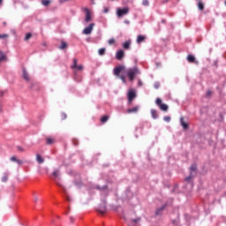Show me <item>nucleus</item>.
<instances>
[{"label":"nucleus","instance_id":"f257e3e1","mask_svg":"<svg viewBox=\"0 0 226 226\" xmlns=\"http://www.w3.org/2000/svg\"><path fill=\"white\" fill-rule=\"evenodd\" d=\"M127 77L129 78V80L133 81V79H135V75H140V71H139V68L132 67L127 69Z\"/></svg>","mask_w":226,"mask_h":226},{"label":"nucleus","instance_id":"f03ea898","mask_svg":"<svg viewBox=\"0 0 226 226\" xmlns=\"http://www.w3.org/2000/svg\"><path fill=\"white\" fill-rule=\"evenodd\" d=\"M195 176H197V164H192L190 167V175L187 177H185V181L187 183H190V181H192V179H193Z\"/></svg>","mask_w":226,"mask_h":226},{"label":"nucleus","instance_id":"7ed1b4c3","mask_svg":"<svg viewBox=\"0 0 226 226\" xmlns=\"http://www.w3.org/2000/svg\"><path fill=\"white\" fill-rule=\"evenodd\" d=\"M130 13V8L124 7L123 9L118 8L117 9V16L121 19V17H124V15H128Z\"/></svg>","mask_w":226,"mask_h":226},{"label":"nucleus","instance_id":"20e7f679","mask_svg":"<svg viewBox=\"0 0 226 226\" xmlns=\"http://www.w3.org/2000/svg\"><path fill=\"white\" fill-rule=\"evenodd\" d=\"M156 106L159 107L163 112H167L169 110V106L165 103H162V100L157 98L155 100Z\"/></svg>","mask_w":226,"mask_h":226},{"label":"nucleus","instance_id":"39448f33","mask_svg":"<svg viewBox=\"0 0 226 226\" xmlns=\"http://www.w3.org/2000/svg\"><path fill=\"white\" fill-rule=\"evenodd\" d=\"M94 27V23L90 24L88 26L84 28L83 34H91V33H93Z\"/></svg>","mask_w":226,"mask_h":226},{"label":"nucleus","instance_id":"423d86ee","mask_svg":"<svg viewBox=\"0 0 226 226\" xmlns=\"http://www.w3.org/2000/svg\"><path fill=\"white\" fill-rule=\"evenodd\" d=\"M125 69L124 65H118L117 67L114 68V75L116 77H119V73H121V72H123Z\"/></svg>","mask_w":226,"mask_h":226},{"label":"nucleus","instance_id":"0eeeda50","mask_svg":"<svg viewBox=\"0 0 226 226\" xmlns=\"http://www.w3.org/2000/svg\"><path fill=\"white\" fill-rule=\"evenodd\" d=\"M135 98H137V94L135 93L134 90H131L128 93V102L129 103H132V102H133V100H135Z\"/></svg>","mask_w":226,"mask_h":226},{"label":"nucleus","instance_id":"6e6552de","mask_svg":"<svg viewBox=\"0 0 226 226\" xmlns=\"http://www.w3.org/2000/svg\"><path fill=\"white\" fill-rule=\"evenodd\" d=\"M124 57V51H123V49L118 50L116 55V59H117L118 61H121V59H123Z\"/></svg>","mask_w":226,"mask_h":226},{"label":"nucleus","instance_id":"1a4fd4ad","mask_svg":"<svg viewBox=\"0 0 226 226\" xmlns=\"http://www.w3.org/2000/svg\"><path fill=\"white\" fill-rule=\"evenodd\" d=\"M139 222H140V217H138L136 219H131L129 223H128V225L129 226H135V225H137Z\"/></svg>","mask_w":226,"mask_h":226},{"label":"nucleus","instance_id":"9d476101","mask_svg":"<svg viewBox=\"0 0 226 226\" xmlns=\"http://www.w3.org/2000/svg\"><path fill=\"white\" fill-rule=\"evenodd\" d=\"M84 10H85V11H86L85 21H86V22H91V12L89 11V9L85 8Z\"/></svg>","mask_w":226,"mask_h":226},{"label":"nucleus","instance_id":"9b49d317","mask_svg":"<svg viewBox=\"0 0 226 226\" xmlns=\"http://www.w3.org/2000/svg\"><path fill=\"white\" fill-rule=\"evenodd\" d=\"M98 213L101 215H105L107 213V206L102 205L97 208Z\"/></svg>","mask_w":226,"mask_h":226},{"label":"nucleus","instance_id":"f8f14e48","mask_svg":"<svg viewBox=\"0 0 226 226\" xmlns=\"http://www.w3.org/2000/svg\"><path fill=\"white\" fill-rule=\"evenodd\" d=\"M187 61L189 63H195V64H199V61L195 60V56L193 55H188L187 56Z\"/></svg>","mask_w":226,"mask_h":226},{"label":"nucleus","instance_id":"ddd939ff","mask_svg":"<svg viewBox=\"0 0 226 226\" xmlns=\"http://www.w3.org/2000/svg\"><path fill=\"white\" fill-rule=\"evenodd\" d=\"M130 45H132V41H126L122 44L123 49H125V50H128L130 49Z\"/></svg>","mask_w":226,"mask_h":226},{"label":"nucleus","instance_id":"4468645a","mask_svg":"<svg viewBox=\"0 0 226 226\" xmlns=\"http://www.w3.org/2000/svg\"><path fill=\"white\" fill-rule=\"evenodd\" d=\"M136 112H139V106L127 109L128 114H136Z\"/></svg>","mask_w":226,"mask_h":226},{"label":"nucleus","instance_id":"2eb2a0df","mask_svg":"<svg viewBox=\"0 0 226 226\" xmlns=\"http://www.w3.org/2000/svg\"><path fill=\"white\" fill-rule=\"evenodd\" d=\"M180 124H181V126H183L184 130H187L188 124L186 122H185V118L184 117L180 118Z\"/></svg>","mask_w":226,"mask_h":226},{"label":"nucleus","instance_id":"dca6fc26","mask_svg":"<svg viewBox=\"0 0 226 226\" xmlns=\"http://www.w3.org/2000/svg\"><path fill=\"white\" fill-rule=\"evenodd\" d=\"M36 162H38L40 164H41L45 162V159H43V157H41V154H36Z\"/></svg>","mask_w":226,"mask_h":226},{"label":"nucleus","instance_id":"f3484780","mask_svg":"<svg viewBox=\"0 0 226 226\" xmlns=\"http://www.w3.org/2000/svg\"><path fill=\"white\" fill-rule=\"evenodd\" d=\"M110 117L109 115H104L101 117V123L105 124L109 121Z\"/></svg>","mask_w":226,"mask_h":226},{"label":"nucleus","instance_id":"a211bd4d","mask_svg":"<svg viewBox=\"0 0 226 226\" xmlns=\"http://www.w3.org/2000/svg\"><path fill=\"white\" fill-rule=\"evenodd\" d=\"M67 48H68V44L64 41H61V45L58 47L60 50H64V49H67Z\"/></svg>","mask_w":226,"mask_h":226},{"label":"nucleus","instance_id":"6ab92c4d","mask_svg":"<svg viewBox=\"0 0 226 226\" xmlns=\"http://www.w3.org/2000/svg\"><path fill=\"white\" fill-rule=\"evenodd\" d=\"M23 79L27 82H29L30 80L29 74H27V72L26 71V69L23 70Z\"/></svg>","mask_w":226,"mask_h":226},{"label":"nucleus","instance_id":"aec40b11","mask_svg":"<svg viewBox=\"0 0 226 226\" xmlns=\"http://www.w3.org/2000/svg\"><path fill=\"white\" fill-rule=\"evenodd\" d=\"M151 115L154 119L158 118V112L156 111V109H151Z\"/></svg>","mask_w":226,"mask_h":226},{"label":"nucleus","instance_id":"412c9836","mask_svg":"<svg viewBox=\"0 0 226 226\" xmlns=\"http://www.w3.org/2000/svg\"><path fill=\"white\" fill-rule=\"evenodd\" d=\"M3 61H6V55H4V52L0 50V62L3 63Z\"/></svg>","mask_w":226,"mask_h":226},{"label":"nucleus","instance_id":"4be33fe9","mask_svg":"<svg viewBox=\"0 0 226 226\" xmlns=\"http://www.w3.org/2000/svg\"><path fill=\"white\" fill-rule=\"evenodd\" d=\"M144 40H146V36L139 35L137 38V43H142V41H144Z\"/></svg>","mask_w":226,"mask_h":226},{"label":"nucleus","instance_id":"5701e85b","mask_svg":"<svg viewBox=\"0 0 226 226\" xmlns=\"http://www.w3.org/2000/svg\"><path fill=\"white\" fill-rule=\"evenodd\" d=\"M46 142H47L48 146H50V145L54 144L55 140L52 138H47Z\"/></svg>","mask_w":226,"mask_h":226},{"label":"nucleus","instance_id":"b1692460","mask_svg":"<svg viewBox=\"0 0 226 226\" xmlns=\"http://www.w3.org/2000/svg\"><path fill=\"white\" fill-rule=\"evenodd\" d=\"M52 175L54 176L55 178H57V177H59V176L61 175V173H60L59 170H56L52 173Z\"/></svg>","mask_w":226,"mask_h":226},{"label":"nucleus","instance_id":"393cba45","mask_svg":"<svg viewBox=\"0 0 226 226\" xmlns=\"http://www.w3.org/2000/svg\"><path fill=\"white\" fill-rule=\"evenodd\" d=\"M163 209H165V206L161 207L160 208H158L155 212V215H162V211H163Z\"/></svg>","mask_w":226,"mask_h":226},{"label":"nucleus","instance_id":"a878e982","mask_svg":"<svg viewBox=\"0 0 226 226\" xmlns=\"http://www.w3.org/2000/svg\"><path fill=\"white\" fill-rule=\"evenodd\" d=\"M105 48H102L98 50L99 56H105Z\"/></svg>","mask_w":226,"mask_h":226},{"label":"nucleus","instance_id":"bb28decb","mask_svg":"<svg viewBox=\"0 0 226 226\" xmlns=\"http://www.w3.org/2000/svg\"><path fill=\"white\" fill-rule=\"evenodd\" d=\"M41 4L43 6H49V4H50V0H41Z\"/></svg>","mask_w":226,"mask_h":226},{"label":"nucleus","instance_id":"cd10ccee","mask_svg":"<svg viewBox=\"0 0 226 226\" xmlns=\"http://www.w3.org/2000/svg\"><path fill=\"white\" fill-rule=\"evenodd\" d=\"M2 181L3 183H7L8 182V174H4L3 177H2Z\"/></svg>","mask_w":226,"mask_h":226},{"label":"nucleus","instance_id":"c85d7f7f","mask_svg":"<svg viewBox=\"0 0 226 226\" xmlns=\"http://www.w3.org/2000/svg\"><path fill=\"white\" fill-rule=\"evenodd\" d=\"M79 60H77V58H73V64L71 66V68L73 70L75 69V67H77V63Z\"/></svg>","mask_w":226,"mask_h":226},{"label":"nucleus","instance_id":"c756f323","mask_svg":"<svg viewBox=\"0 0 226 226\" xmlns=\"http://www.w3.org/2000/svg\"><path fill=\"white\" fill-rule=\"evenodd\" d=\"M198 8L200 11L204 10V4L202 2H199L198 3Z\"/></svg>","mask_w":226,"mask_h":226},{"label":"nucleus","instance_id":"7c9ffc66","mask_svg":"<svg viewBox=\"0 0 226 226\" xmlns=\"http://www.w3.org/2000/svg\"><path fill=\"white\" fill-rule=\"evenodd\" d=\"M32 36L33 34L31 33H27L25 36V41H27V40H29Z\"/></svg>","mask_w":226,"mask_h":226},{"label":"nucleus","instance_id":"2f4dec72","mask_svg":"<svg viewBox=\"0 0 226 226\" xmlns=\"http://www.w3.org/2000/svg\"><path fill=\"white\" fill-rule=\"evenodd\" d=\"M76 70H78L79 72H82L84 70V65L80 64L75 67Z\"/></svg>","mask_w":226,"mask_h":226},{"label":"nucleus","instance_id":"473e14b6","mask_svg":"<svg viewBox=\"0 0 226 226\" xmlns=\"http://www.w3.org/2000/svg\"><path fill=\"white\" fill-rule=\"evenodd\" d=\"M108 43H109V45H114V43H116V40H114V38L109 39V40L108 41Z\"/></svg>","mask_w":226,"mask_h":226},{"label":"nucleus","instance_id":"72a5a7b5","mask_svg":"<svg viewBox=\"0 0 226 226\" xmlns=\"http://www.w3.org/2000/svg\"><path fill=\"white\" fill-rule=\"evenodd\" d=\"M142 4L143 6H149V0H143Z\"/></svg>","mask_w":226,"mask_h":226},{"label":"nucleus","instance_id":"f704fd0d","mask_svg":"<svg viewBox=\"0 0 226 226\" xmlns=\"http://www.w3.org/2000/svg\"><path fill=\"white\" fill-rule=\"evenodd\" d=\"M10 36L8 34H0V40H4V38H8Z\"/></svg>","mask_w":226,"mask_h":226},{"label":"nucleus","instance_id":"c9c22d12","mask_svg":"<svg viewBox=\"0 0 226 226\" xmlns=\"http://www.w3.org/2000/svg\"><path fill=\"white\" fill-rule=\"evenodd\" d=\"M163 120L166 121V123H170V117H164Z\"/></svg>","mask_w":226,"mask_h":226},{"label":"nucleus","instance_id":"e433bc0d","mask_svg":"<svg viewBox=\"0 0 226 226\" xmlns=\"http://www.w3.org/2000/svg\"><path fill=\"white\" fill-rule=\"evenodd\" d=\"M18 151H19V153H24V148L22 147H17Z\"/></svg>","mask_w":226,"mask_h":226},{"label":"nucleus","instance_id":"4c0bfd02","mask_svg":"<svg viewBox=\"0 0 226 226\" xmlns=\"http://www.w3.org/2000/svg\"><path fill=\"white\" fill-rule=\"evenodd\" d=\"M120 79L124 82V84H126V78L124 76H120Z\"/></svg>","mask_w":226,"mask_h":226},{"label":"nucleus","instance_id":"58836bf2","mask_svg":"<svg viewBox=\"0 0 226 226\" xmlns=\"http://www.w3.org/2000/svg\"><path fill=\"white\" fill-rule=\"evenodd\" d=\"M19 159H17L15 156H12L11 157V162H16L18 161Z\"/></svg>","mask_w":226,"mask_h":226},{"label":"nucleus","instance_id":"ea45409f","mask_svg":"<svg viewBox=\"0 0 226 226\" xmlns=\"http://www.w3.org/2000/svg\"><path fill=\"white\" fill-rule=\"evenodd\" d=\"M61 117H62V119H66L67 116L65 113H62Z\"/></svg>","mask_w":226,"mask_h":226},{"label":"nucleus","instance_id":"a19ab883","mask_svg":"<svg viewBox=\"0 0 226 226\" xmlns=\"http://www.w3.org/2000/svg\"><path fill=\"white\" fill-rule=\"evenodd\" d=\"M16 163H18V165H22L24 162L18 159V161H16Z\"/></svg>","mask_w":226,"mask_h":226},{"label":"nucleus","instance_id":"79ce46f5","mask_svg":"<svg viewBox=\"0 0 226 226\" xmlns=\"http://www.w3.org/2000/svg\"><path fill=\"white\" fill-rule=\"evenodd\" d=\"M104 12H105V13H109V8L105 7V8H104Z\"/></svg>","mask_w":226,"mask_h":226},{"label":"nucleus","instance_id":"37998d69","mask_svg":"<svg viewBox=\"0 0 226 226\" xmlns=\"http://www.w3.org/2000/svg\"><path fill=\"white\" fill-rule=\"evenodd\" d=\"M207 96H211V91L207 92Z\"/></svg>","mask_w":226,"mask_h":226},{"label":"nucleus","instance_id":"c03bdc74","mask_svg":"<svg viewBox=\"0 0 226 226\" xmlns=\"http://www.w3.org/2000/svg\"><path fill=\"white\" fill-rule=\"evenodd\" d=\"M57 185L60 186L61 188H63V185L57 183Z\"/></svg>","mask_w":226,"mask_h":226},{"label":"nucleus","instance_id":"a18cd8bd","mask_svg":"<svg viewBox=\"0 0 226 226\" xmlns=\"http://www.w3.org/2000/svg\"><path fill=\"white\" fill-rule=\"evenodd\" d=\"M102 190H107V185H104V186L102 187Z\"/></svg>","mask_w":226,"mask_h":226},{"label":"nucleus","instance_id":"49530a36","mask_svg":"<svg viewBox=\"0 0 226 226\" xmlns=\"http://www.w3.org/2000/svg\"><path fill=\"white\" fill-rule=\"evenodd\" d=\"M35 202H38V197H35Z\"/></svg>","mask_w":226,"mask_h":226},{"label":"nucleus","instance_id":"de8ad7c7","mask_svg":"<svg viewBox=\"0 0 226 226\" xmlns=\"http://www.w3.org/2000/svg\"><path fill=\"white\" fill-rule=\"evenodd\" d=\"M0 4H3V0H0Z\"/></svg>","mask_w":226,"mask_h":226},{"label":"nucleus","instance_id":"09e8293b","mask_svg":"<svg viewBox=\"0 0 226 226\" xmlns=\"http://www.w3.org/2000/svg\"><path fill=\"white\" fill-rule=\"evenodd\" d=\"M91 1H92L93 4H94V0H91Z\"/></svg>","mask_w":226,"mask_h":226},{"label":"nucleus","instance_id":"8fccbe9b","mask_svg":"<svg viewBox=\"0 0 226 226\" xmlns=\"http://www.w3.org/2000/svg\"><path fill=\"white\" fill-rule=\"evenodd\" d=\"M4 26H6V22H4Z\"/></svg>","mask_w":226,"mask_h":226},{"label":"nucleus","instance_id":"3c124183","mask_svg":"<svg viewBox=\"0 0 226 226\" xmlns=\"http://www.w3.org/2000/svg\"><path fill=\"white\" fill-rule=\"evenodd\" d=\"M67 200H70V197H67Z\"/></svg>","mask_w":226,"mask_h":226}]
</instances>
